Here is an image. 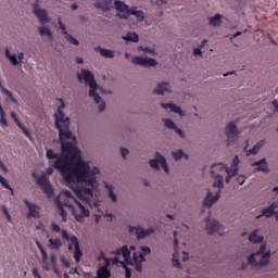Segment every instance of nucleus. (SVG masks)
<instances>
[{
	"label": "nucleus",
	"mask_w": 278,
	"mask_h": 278,
	"mask_svg": "<svg viewBox=\"0 0 278 278\" xmlns=\"http://www.w3.org/2000/svg\"><path fill=\"white\" fill-rule=\"evenodd\" d=\"M71 8H72L73 11H75V10H77V8H79V5H77V3H73V4L71 5Z\"/></svg>",
	"instance_id": "64"
},
{
	"label": "nucleus",
	"mask_w": 278,
	"mask_h": 278,
	"mask_svg": "<svg viewBox=\"0 0 278 278\" xmlns=\"http://www.w3.org/2000/svg\"><path fill=\"white\" fill-rule=\"evenodd\" d=\"M273 105H274V108H275V112H278V102H277V100H274L273 102Z\"/></svg>",
	"instance_id": "58"
},
{
	"label": "nucleus",
	"mask_w": 278,
	"mask_h": 278,
	"mask_svg": "<svg viewBox=\"0 0 278 278\" xmlns=\"http://www.w3.org/2000/svg\"><path fill=\"white\" fill-rule=\"evenodd\" d=\"M96 8L102 10V12H110V8H112V3L110 2H97Z\"/></svg>",
	"instance_id": "33"
},
{
	"label": "nucleus",
	"mask_w": 278,
	"mask_h": 278,
	"mask_svg": "<svg viewBox=\"0 0 278 278\" xmlns=\"http://www.w3.org/2000/svg\"><path fill=\"white\" fill-rule=\"evenodd\" d=\"M100 54L103 58H114V51L105 49V48H100Z\"/></svg>",
	"instance_id": "37"
},
{
	"label": "nucleus",
	"mask_w": 278,
	"mask_h": 278,
	"mask_svg": "<svg viewBox=\"0 0 278 278\" xmlns=\"http://www.w3.org/2000/svg\"><path fill=\"white\" fill-rule=\"evenodd\" d=\"M238 181H239V185L242 186L244 184V177H239Z\"/></svg>",
	"instance_id": "62"
},
{
	"label": "nucleus",
	"mask_w": 278,
	"mask_h": 278,
	"mask_svg": "<svg viewBox=\"0 0 278 278\" xmlns=\"http://www.w3.org/2000/svg\"><path fill=\"white\" fill-rule=\"evenodd\" d=\"M184 151L182 150H178L177 152H173V157L174 160H181V157H184Z\"/></svg>",
	"instance_id": "43"
},
{
	"label": "nucleus",
	"mask_w": 278,
	"mask_h": 278,
	"mask_svg": "<svg viewBox=\"0 0 278 278\" xmlns=\"http://www.w3.org/2000/svg\"><path fill=\"white\" fill-rule=\"evenodd\" d=\"M105 111V102H101L99 104V112H104Z\"/></svg>",
	"instance_id": "54"
},
{
	"label": "nucleus",
	"mask_w": 278,
	"mask_h": 278,
	"mask_svg": "<svg viewBox=\"0 0 278 278\" xmlns=\"http://www.w3.org/2000/svg\"><path fill=\"white\" fill-rule=\"evenodd\" d=\"M125 268V278H131V269L127 266Z\"/></svg>",
	"instance_id": "49"
},
{
	"label": "nucleus",
	"mask_w": 278,
	"mask_h": 278,
	"mask_svg": "<svg viewBox=\"0 0 278 278\" xmlns=\"http://www.w3.org/2000/svg\"><path fill=\"white\" fill-rule=\"evenodd\" d=\"M270 260V251L266 252V245L262 244L260 250L251 254L248 257L249 264H252V266H266Z\"/></svg>",
	"instance_id": "6"
},
{
	"label": "nucleus",
	"mask_w": 278,
	"mask_h": 278,
	"mask_svg": "<svg viewBox=\"0 0 278 278\" xmlns=\"http://www.w3.org/2000/svg\"><path fill=\"white\" fill-rule=\"evenodd\" d=\"M59 25H60V29H62L63 36H67L68 31H66V26H64V24H62V22H59Z\"/></svg>",
	"instance_id": "48"
},
{
	"label": "nucleus",
	"mask_w": 278,
	"mask_h": 278,
	"mask_svg": "<svg viewBox=\"0 0 278 278\" xmlns=\"http://www.w3.org/2000/svg\"><path fill=\"white\" fill-rule=\"evenodd\" d=\"M60 156V154H54L53 153V150H48L47 151V157H48V160H56V157H59Z\"/></svg>",
	"instance_id": "44"
},
{
	"label": "nucleus",
	"mask_w": 278,
	"mask_h": 278,
	"mask_svg": "<svg viewBox=\"0 0 278 278\" xmlns=\"http://www.w3.org/2000/svg\"><path fill=\"white\" fill-rule=\"evenodd\" d=\"M238 164H240V159L238 157V155H235L231 164L232 170L233 168H238Z\"/></svg>",
	"instance_id": "45"
},
{
	"label": "nucleus",
	"mask_w": 278,
	"mask_h": 278,
	"mask_svg": "<svg viewBox=\"0 0 278 278\" xmlns=\"http://www.w3.org/2000/svg\"><path fill=\"white\" fill-rule=\"evenodd\" d=\"M275 207H277V204L273 203L270 206L263 210V216H266V218H270V216L275 214Z\"/></svg>",
	"instance_id": "31"
},
{
	"label": "nucleus",
	"mask_w": 278,
	"mask_h": 278,
	"mask_svg": "<svg viewBox=\"0 0 278 278\" xmlns=\"http://www.w3.org/2000/svg\"><path fill=\"white\" fill-rule=\"evenodd\" d=\"M78 80H84L85 84L89 86V97H93V101L96 103H99V101H101V96L97 93L98 85L97 80H94V75L92 74V72L88 70H81L80 74H78Z\"/></svg>",
	"instance_id": "4"
},
{
	"label": "nucleus",
	"mask_w": 278,
	"mask_h": 278,
	"mask_svg": "<svg viewBox=\"0 0 278 278\" xmlns=\"http://www.w3.org/2000/svg\"><path fill=\"white\" fill-rule=\"evenodd\" d=\"M150 166L152 168H155L156 170H160V164L163 170L165 173H168V164H166V157L160 154V152H156V159H152L149 161Z\"/></svg>",
	"instance_id": "10"
},
{
	"label": "nucleus",
	"mask_w": 278,
	"mask_h": 278,
	"mask_svg": "<svg viewBox=\"0 0 278 278\" xmlns=\"http://www.w3.org/2000/svg\"><path fill=\"white\" fill-rule=\"evenodd\" d=\"M206 231L210 236L217 233V236H223V226L217 220L210 219V216L205 220Z\"/></svg>",
	"instance_id": "9"
},
{
	"label": "nucleus",
	"mask_w": 278,
	"mask_h": 278,
	"mask_svg": "<svg viewBox=\"0 0 278 278\" xmlns=\"http://www.w3.org/2000/svg\"><path fill=\"white\" fill-rule=\"evenodd\" d=\"M50 230L53 232V233H60L61 232V238L63 240H68L71 238V236H68V231H66V229H62L60 227V225L55 224V222H52L51 225H50Z\"/></svg>",
	"instance_id": "19"
},
{
	"label": "nucleus",
	"mask_w": 278,
	"mask_h": 278,
	"mask_svg": "<svg viewBox=\"0 0 278 278\" xmlns=\"http://www.w3.org/2000/svg\"><path fill=\"white\" fill-rule=\"evenodd\" d=\"M211 168H219V170H226V184H229V181H231V177H236V175H238V168L231 169L230 167H227L225 164L222 163L213 164Z\"/></svg>",
	"instance_id": "12"
},
{
	"label": "nucleus",
	"mask_w": 278,
	"mask_h": 278,
	"mask_svg": "<svg viewBox=\"0 0 278 278\" xmlns=\"http://www.w3.org/2000/svg\"><path fill=\"white\" fill-rule=\"evenodd\" d=\"M136 16L137 21L141 22L144 21V12H142V10H138V8L136 7H131L128 11V13L124 16H122V18H129V16Z\"/></svg>",
	"instance_id": "18"
},
{
	"label": "nucleus",
	"mask_w": 278,
	"mask_h": 278,
	"mask_svg": "<svg viewBox=\"0 0 278 278\" xmlns=\"http://www.w3.org/2000/svg\"><path fill=\"white\" fill-rule=\"evenodd\" d=\"M50 249H58L62 248V240L60 239H49Z\"/></svg>",
	"instance_id": "34"
},
{
	"label": "nucleus",
	"mask_w": 278,
	"mask_h": 278,
	"mask_svg": "<svg viewBox=\"0 0 278 278\" xmlns=\"http://www.w3.org/2000/svg\"><path fill=\"white\" fill-rule=\"evenodd\" d=\"M165 127H167V129H176L177 126L175 125V122L170 121V119H165Z\"/></svg>",
	"instance_id": "42"
},
{
	"label": "nucleus",
	"mask_w": 278,
	"mask_h": 278,
	"mask_svg": "<svg viewBox=\"0 0 278 278\" xmlns=\"http://www.w3.org/2000/svg\"><path fill=\"white\" fill-rule=\"evenodd\" d=\"M211 174L213 177L216 178V180L213 184V188H218V190L216 191L214 197H212V191H207L206 198L203 201L204 207H212L216 203V201L220 199V190H223L224 188L223 175L214 174V169L211 170Z\"/></svg>",
	"instance_id": "5"
},
{
	"label": "nucleus",
	"mask_w": 278,
	"mask_h": 278,
	"mask_svg": "<svg viewBox=\"0 0 278 278\" xmlns=\"http://www.w3.org/2000/svg\"><path fill=\"white\" fill-rule=\"evenodd\" d=\"M266 144V140L258 141L252 149H250L247 153V155H257L260 153V149Z\"/></svg>",
	"instance_id": "26"
},
{
	"label": "nucleus",
	"mask_w": 278,
	"mask_h": 278,
	"mask_svg": "<svg viewBox=\"0 0 278 278\" xmlns=\"http://www.w3.org/2000/svg\"><path fill=\"white\" fill-rule=\"evenodd\" d=\"M161 108H163V110H170V112H174L175 114H181V108L174 103H161Z\"/></svg>",
	"instance_id": "25"
},
{
	"label": "nucleus",
	"mask_w": 278,
	"mask_h": 278,
	"mask_svg": "<svg viewBox=\"0 0 278 278\" xmlns=\"http://www.w3.org/2000/svg\"><path fill=\"white\" fill-rule=\"evenodd\" d=\"M155 230L153 228L149 229H142V228H137V227H129V233H136L138 240H144L148 236H151V233H154Z\"/></svg>",
	"instance_id": "15"
},
{
	"label": "nucleus",
	"mask_w": 278,
	"mask_h": 278,
	"mask_svg": "<svg viewBox=\"0 0 278 278\" xmlns=\"http://www.w3.org/2000/svg\"><path fill=\"white\" fill-rule=\"evenodd\" d=\"M203 52H201V49L195 48L193 49V55H202Z\"/></svg>",
	"instance_id": "55"
},
{
	"label": "nucleus",
	"mask_w": 278,
	"mask_h": 278,
	"mask_svg": "<svg viewBox=\"0 0 278 278\" xmlns=\"http://www.w3.org/2000/svg\"><path fill=\"white\" fill-rule=\"evenodd\" d=\"M0 168L1 170H3V173H8V167H5V164H3V162L0 161Z\"/></svg>",
	"instance_id": "56"
},
{
	"label": "nucleus",
	"mask_w": 278,
	"mask_h": 278,
	"mask_svg": "<svg viewBox=\"0 0 278 278\" xmlns=\"http://www.w3.org/2000/svg\"><path fill=\"white\" fill-rule=\"evenodd\" d=\"M151 253V249L149 247H141V255H149Z\"/></svg>",
	"instance_id": "46"
},
{
	"label": "nucleus",
	"mask_w": 278,
	"mask_h": 278,
	"mask_svg": "<svg viewBox=\"0 0 278 278\" xmlns=\"http://www.w3.org/2000/svg\"><path fill=\"white\" fill-rule=\"evenodd\" d=\"M108 266H110V262L106 261L105 265L98 268L96 278H110V277H112V274L110 273V269H108Z\"/></svg>",
	"instance_id": "20"
},
{
	"label": "nucleus",
	"mask_w": 278,
	"mask_h": 278,
	"mask_svg": "<svg viewBox=\"0 0 278 278\" xmlns=\"http://www.w3.org/2000/svg\"><path fill=\"white\" fill-rule=\"evenodd\" d=\"M264 237L257 236V230H254L250 236H249V241L253 242L254 244H260V242H263Z\"/></svg>",
	"instance_id": "29"
},
{
	"label": "nucleus",
	"mask_w": 278,
	"mask_h": 278,
	"mask_svg": "<svg viewBox=\"0 0 278 278\" xmlns=\"http://www.w3.org/2000/svg\"><path fill=\"white\" fill-rule=\"evenodd\" d=\"M252 166H258L257 170H261L263 173H266L268 170V167L266 166V159H261L260 161L254 162Z\"/></svg>",
	"instance_id": "28"
},
{
	"label": "nucleus",
	"mask_w": 278,
	"mask_h": 278,
	"mask_svg": "<svg viewBox=\"0 0 278 278\" xmlns=\"http://www.w3.org/2000/svg\"><path fill=\"white\" fill-rule=\"evenodd\" d=\"M39 34L40 36H48L49 40L53 38V33L48 27H40Z\"/></svg>",
	"instance_id": "36"
},
{
	"label": "nucleus",
	"mask_w": 278,
	"mask_h": 278,
	"mask_svg": "<svg viewBox=\"0 0 278 278\" xmlns=\"http://www.w3.org/2000/svg\"><path fill=\"white\" fill-rule=\"evenodd\" d=\"M170 85L168 83H160L156 89L153 91L154 94H164V92H170Z\"/></svg>",
	"instance_id": "23"
},
{
	"label": "nucleus",
	"mask_w": 278,
	"mask_h": 278,
	"mask_svg": "<svg viewBox=\"0 0 278 278\" xmlns=\"http://www.w3.org/2000/svg\"><path fill=\"white\" fill-rule=\"evenodd\" d=\"M132 64H137L138 66H143L144 68H149V66H156L157 61H155V59H149L144 56H134Z\"/></svg>",
	"instance_id": "11"
},
{
	"label": "nucleus",
	"mask_w": 278,
	"mask_h": 278,
	"mask_svg": "<svg viewBox=\"0 0 278 278\" xmlns=\"http://www.w3.org/2000/svg\"><path fill=\"white\" fill-rule=\"evenodd\" d=\"M0 123L3 127H5V125H8V119H5V116L0 117Z\"/></svg>",
	"instance_id": "52"
},
{
	"label": "nucleus",
	"mask_w": 278,
	"mask_h": 278,
	"mask_svg": "<svg viewBox=\"0 0 278 278\" xmlns=\"http://www.w3.org/2000/svg\"><path fill=\"white\" fill-rule=\"evenodd\" d=\"M40 253H41L42 262H47V260H49V255H47V251L41 250Z\"/></svg>",
	"instance_id": "50"
},
{
	"label": "nucleus",
	"mask_w": 278,
	"mask_h": 278,
	"mask_svg": "<svg viewBox=\"0 0 278 278\" xmlns=\"http://www.w3.org/2000/svg\"><path fill=\"white\" fill-rule=\"evenodd\" d=\"M115 5V10H117V12H122V18L124 16H127L128 12H129V7L127 4H125V2L121 1V0H115L114 2Z\"/></svg>",
	"instance_id": "21"
},
{
	"label": "nucleus",
	"mask_w": 278,
	"mask_h": 278,
	"mask_svg": "<svg viewBox=\"0 0 278 278\" xmlns=\"http://www.w3.org/2000/svg\"><path fill=\"white\" fill-rule=\"evenodd\" d=\"M134 262H136V270H138V273H142V262H144V255L139 254V256H136V254H134Z\"/></svg>",
	"instance_id": "27"
},
{
	"label": "nucleus",
	"mask_w": 278,
	"mask_h": 278,
	"mask_svg": "<svg viewBox=\"0 0 278 278\" xmlns=\"http://www.w3.org/2000/svg\"><path fill=\"white\" fill-rule=\"evenodd\" d=\"M68 240L71 243L67 245V249L68 251H73V247H74V260L76 264H79L84 255V253H81V249L79 248V240H77V237L75 236H72Z\"/></svg>",
	"instance_id": "8"
},
{
	"label": "nucleus",
	"mask_w": 278,
	"mask_h": 278,
	"mask_svg": "<svg viewBox=\"0 0 278 278\" xmlns=\"http://www.w3.org/2000/svg\"><path fill=\"white\" fill-rule=\"evenodd\" d=\"M61 102V105L58 108V112L54 114V121H55V127L59 129V138L61 142H64V140H71L73 138V132L70 131L71 127V119L66 116H64V108H66V104H64V100L59 99Z\"/></svg>",
	"instance_id": "3"
},
{
	"label": "nucleus",
	"mask_w": 278,
	"mask_h": 278,
	"mask_svg": "<svg viewBox=\"0 0 278 278\" xmlns=\"http://www.w3.org/2000/svg\"><path fill=\"white\" fill-rule=\"evenodd\" d=\"M26 207L28 208V214L26 218H40V207L38 205L29 202L28 200H24Z\"/></svg>",
	"instance_id": "14"
},
{
	"label": "nucleus",
	"mask_w": 278,
	"mask_h": 278,
	"mask_svg": "<svg viewBox=\"0 0 278 278\" xmlns=\"http://www.w3.org/2000/svg\"><path fill=\"white\" fill-rule=\"evenodd\" d=\"M46 173H47L48 175H53V167H48V168L46 169Z\"/></svg>",
	"instance_id": "60"
},
{
	"label": "nucleus",
	"mask_w": 278,
	"mask_h": 278,
	"mask_svg": "<svg viewBox=\"0 0 278 278\" xmlns=\"http://www.w3.org/2000/svg\"><path fill=\"white\" fill-rule=\"evenodd\" d=\"M115 255H123L124 260H129L131 257V252H129V248L127 245L122 247L121 249H117L114 252Z\"/></svg>",
	"instance_id": "24"
},
{
	"label": "nucleus",
	"mask_w": 278,
	"mask_h": 278,
	"mask_svg": "<svg viewBox=\"0 0 278 278\" xmlns=\"http://www.w3.org/2000/svg\"><path fill=\"white\" fill-rule=\"evenodd\" d=\"M0 88H1L2 92H4V94L12 101V103H18V101L15 100V98L11 93V91L8 90L5 87H3V83H1V80H0Z\"/></svg>",
	"instance_id": "32"
},
{
	"label": "nucleus",
	"mask_w": 278,
	"mask_h": 278,
	"mask_svg": "<svg viewBox=\"0 0 278 278\" xmlns=\"http://www.w3.org/2000/svg\"><path fill=\"white\" fill-rule=\"evenodd\" d=\"M105 188L109 190V199H111L113 203H116V195L114 194V189H112V186L105 185Z\"/></svg>",
	"instance_id": "38"
},
{
	"label": "nucleus",
	"mask_w": 278,
	"mask_h": 278,
	"mask_svg": "<svg viewBox=\"0 0 278 278\" xmlns=\"http://www.w3.org/2000/svg\"><path fill=\"white\" fill-rule=\"evenodd\" d=\"M121 154H122V157L125 160V157H127V155H129V150H127L125 148H121Z\"/></svg>",
	"instance_id": "47"
},
{
	"label": "nucleus",
	"mask_w": 278,
	"mask_h": 278,
	"mask_svg": "<svg viewBox=\"0 0 278 278\" xmlns=\"http://www.w3.org/2000/svg\"><path fill=\"white\" fill-rule=\"evenodd\" d=\"M61 151L63 155L56 157L53 166L62 173L64 181L67 184L77 181L94 188L99 168L93 167V169H90V165L81 160V152L73 142H62Z\"/></svg>",
	"instance_id": "1"
},
{
	"label": "nucleus",
	"mask_w": 278,
	"mask_h": 278,
	"mask_svg": "<svg viewBox=\"0 0 278 278\" xmlns=\"http://www.w3.org/2000/svg\"><path fill=\"white\" fill-rule=\"evenodd\" d=\"M33 276H34L35 278H42V277L40 276V273H38V269H37V268H33Z\"/></svg>",
	"instance_id": "51"
},
{
	"label": "nucleus",
	"mask_w": 278,
	"mask_h": 278,
	"mask_svg": "<svg viewBox=\"0 0 278 278\" xmlns=\"http://www.w3.org/2000/svg\"><path fill=\"white\" fill-rule=\"evenodd\" d=\"M33 177H35L37 186H40V188H42L48 199H51V197H53V186H51L49 178H47L45 174L41 176H36V174H33Z\"/></svg>",
	"instance_id": "7"
},
{
	"label": "nucleus",
	"mask_w": 278,
	"mask_h": 278,
	"mask_svg": "<svg viewBox=\"0 0 278 278\" xmlns=\"http://www.w3.org/2000/svg\"><path fill=\"white\" fill-rule=\"evenodd\" d=\"M5 116V111H3V106L0 104V117Z\"/></svg>",
	"instance_id": "61"
},
{
	"label": "nucleus",
	"mask_w": 278,
	"mask_h": 278,
	"mask_svg": "<svg viewBox=\"0 0 278 278\" xmlns=\"http://www.w3.org/2000/svg\"><path fill=\"white\" fill-rule=\"evenodd\" d=\"M5 58L10 60L13 66H18V59H16V54H10V49H5Z\"/></svg>",
	"instance_id": "30"
},
{
	"label": "nucleus",
	"mask_w": 278,
	"mask_h": 278,
	"mask_svg": "<svg viewBox=\"0 0 278 278\" xmlns=\"http://www.w3.org/2000/svg\"><path fill=\"white\" fill-rule=\"evenodd\" d=\"M11 118L14 119V122L16 123L17 127H20V129H22L23 134L26 135V138H29V140H31V134L29 132V130L27 129V127H25L21 121H18V117L16 116V112H11Z\"/></svg>",
	"instance_id": "22"
},
{
	"label": "nucleus",
	"mask_w": 278,
	"mask_h": 278,
	"mask_svg": "<svg viewBox=\"0 0 278 278\" xmlns=\"http://www.w3.org/2000/svg\"><path fill=\"white\" fill-rule=\"evenodd\" d=\"M123 38H124V40H128L130 42H138V40H140V38L138 37V34H136V33H128Z\"/></svg>",
	"instance_id": "35"
},
{
	"label": "nucleus",
	"mask_w": 278,
	"mask_h": 278,
	"mask_svg": "<svg viewBox=\"0 0 278 278\" xmlns=\"http://www.w3.org/2000/svg\"><path fill=\"white\" fill-rule=\"evenodd\" d=\"M2 212H3L4 216L10 214V212H8V208L5 206H2Z\"/></svg>",
	"instance_id": "63"
},
{
	"label": "nucleus",
	"mask_w": 278,
	"mask_h": 278,
	"mask_svg": "<svg viewBox=\"0 0 278 278\" xmlns=\"http://www.w3.org/2000/svg\"><path fill=\"white\" fill-rule=\"evenodd\" d=\"M23 58H24L23 52H20V53L17 54V59H18V61H20V64L23 62Z\"/></svg>",
	"instance_id": "59"
},
{
	"label": "nucleus",
	"mask_w": 278,
	"mask_h": 278,
	"mask_svg": "<svg viewBox=\"0 0 278 278\" xmlns=\"http://www.w3.org/2000/svg\"><path fill=\"white\" fill-rule=\"evenodd\" d=\"M36 245L39 251H45V248H42V244H40V241L36 240Z\"/></svg>",
	"instance_id": "57"
},
{
	"label": "nucleus",
	"mask_w": 278,
	"mask_h": 278,
	"mask_svg": "<svg viewBox=\"0 0 278 278\" xmlns=\"http://www.w3.org/2000/svg\"><path fill=\"white\" fill-rule=\"evenodd\" d=\"M98 187L99 182H97V186L94 187L76 186L74 188V193L77 198H79V201L81 202L75 200L71 191H63V194L66 198V200L63 203L60 201V198H56L54 200V203L60 212V216L62 217V222L66 223L67 220L66 211H64V207H68V210H71L76 220H80V218H86L90 216V211L86 208V205H90V199L94 197V194H92V190H97Z\"/></svg>",
	"instance_id": "2"
},
{
	"label": "nucleus",
	"mask_w": 278,
	"mask_h": 278,
	"mask_svg": "<svg viewBox=\"0 0 278 278\" xmlns=\"http://www.w3.org/2000/svg\"><path fill=\"white\" fill-rule=\"evenodd\" d=\"M210 25H220V14L215 15L214 17L210 18Z\"/></svg>",
	"instance_id": "40"
},
{
	"label": "nucleus",
	"mask_w": 278,
	"mask_h": 278,
	"mask_svg": "<svg viewBox=\"0 0 278 278\" xmlns=\"http://www.w3.org/2000/svg\"><path fill=\"white\" fill-rule=\"evenodd\" d=\"M174 130L176 131V134H178V136H179L180 138H184V137H185V135H184V132L181 131V129H179V128L176 127Z\"/></svg>",
	"instance_id": "53"
},
{
	"label": "nucleus",
	"mask_w": 278,
	"mask_h": 278,
	"mask_svg": "<svg viewBox=\"0 0 278 278\" xmlns=\"http://www.w3.org/2000/svg\"><path fill=\"white\" fill-rule=\"evenodd\" d=\"M33 12L37 18H39L40 23H49V17L47 16V10L40 9L38 3L33 4Z\"/></svg>",
	"instance_id": "16"
},
{
	"label": "nucleus",
	"mask_w": 278,
	"mask_h": 278,
	"mask_svg": "<svg viewBox=\"0 0 278 278\" xmlns=\"http://www.w3.org/2000/svg\"><path fill=\"white\" fill-rule=\"evenodd\" d=\"M0 184L3 186V188H7V190H11L12 194L14 193V190L12 187L8 184V180L0 175Z\"/></svg>",
	"instance_id": "39"
},
{
	"label": "nucleus",
	"mask_w": 278,
	"mask_h": 278,
	"mask_svg": "<svg viewBox=\"0 0 278 278\" xmlns=\"http://www.w3.org/2000/svg\"><path fill=\"white\" fill-rule=\"evenodd\" d=\"M177 247H179V241L177 240V232L174 231V254H173V266L175 268H181V263L179 262V258L177 257L179 255V252L177 251Z\"/></svg>",
	"instance_id": "17"
},
{
	"label": "nucleus",
	"mask_w": 278,
	"mask_h": 278,
	"mask_svg": "<svg viewBox=\"0 0 278 278\" xmlns=\"http://www.w3.org/2000/svg\"><path fill=\"white\" fill-rule=\"evenodd\" d=\"M67 42H71V45H75L76 47H79V40H77L75 37L72 35H65Z\"/></svg>",
	"instance_id": "41"
},
{
	"label": "nucleus",
	"mask_w": 278,
	"mask_h": 278,
	"mask_svg": "<svg viewBox=\"0 0 278 278\" xmlns=\"http://www.w3.org/2000/svg\"><path fill=\"white\" fill-rule=\"evenodd\" d=\"M226 135L228 138V144H229V142H233L240 135V131H238V126H236V124L233 122H230L226 126Z\"/></svg>",
	"instance_id": "13"
}]
</instances>
